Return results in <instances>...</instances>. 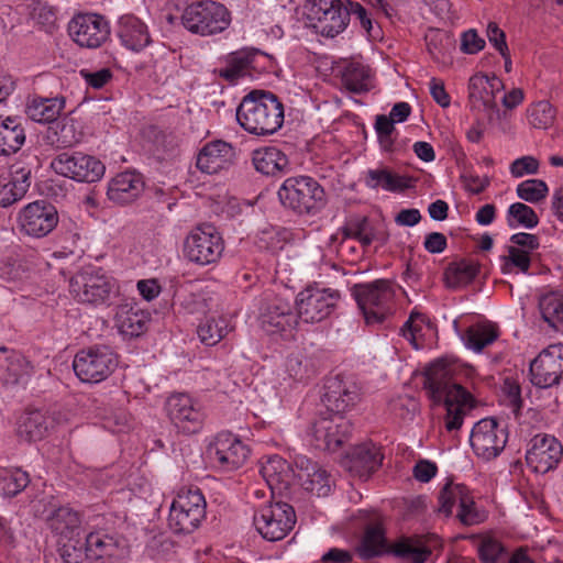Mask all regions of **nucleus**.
Returning <instances> with one entry per match:
<instances>
[{"label": "nucleus", "instance_id": "48", "mask_svg": "<svg viewBox=\"0 0 563 563\" xmlns=\"http://www.w3.org/2000/svg\"><path fill=\"white\" fill-rule=\"evenodd\" d=\"M506 221L511 229L518 227L533 229L539 223V217L531 207L522 202H515L507 210Z\"/></svg>", "mask_w": 563, "mask_h": 563}, {"label": "nucleus", "instance_id": "14", "mask_svg": "<svg viewBox=\"0 0 563 563\" xmlns=\"http://www.w3.org/2000/svg\"><path fill=\"white\" fill-rule=\"evenodd\" d=\"M258 321L268 334L291 335L299 323L292 305L279 296L266 297L261 305Z\"/></svg>", "mask_w": 563, "mask_h": 563}, {"label": "nucleus", "instance_id": "6", "mask_svg": "<svg viewBox=\"0 0 563 563\" xmlns=\"http://www.w3.org/2000/svg\"><path fill=\"white\" fill-rule=\"evenodd\" d=\"M181 21L189 32L209 36L227 30L231 18L224 5L206 0L189 4L183 13Z\"/></svg>", "mask_w": 563, "mask_h": 563}, {"label": "nucleus", "instance_id": "3", "mask_svg": "<svg viewBox=\"0 0 563 563\" xmlns=\"http://www.w3.org/2000/svg\"><path fill=\"white\" fill-rule=\"evenodd\" d=\"M277 194L280 203L298 214H316L327 203L323 187L309 176L285 179Z\"/></svg>", "mask_w": 563, "mask_h": 563}, {"label": "nucleus", "instance_id": "61", "mask_svg": "<svg viewBox=\"0 0 563 563\" xmlns=\"http://www.w3.org/2000/svg\"><path fill=\"white\" fill-rule=\"evenodd\" d=\"M80 75L87 85L95 89L103 88L112 78V73L109 68H101L96 71L81 69Z\"/></svg>", "mask_w": 563, "mask_h": 563}, {"label": "nucleus", "instance_id": "36", "mask_svg": "<svg viewBox=\"0 0 563 563\" xmlns=\"http://www.w3.org/2000/svg\"><path fill=\"white\" fill-rule=\"evenodd\" d=\"M114 319L119 331L124 335L139 336L146 329L147 314L128 303L118 307Z\"/></svg>", "mask_w": 563, "mask_h": 563}, {"label": "nucleus", "instance_id": "23", "mask_svg": "<svg viewBox=\"0 0 563 563\" xmlns=\"http://www.w3.org/2000/svg\"><path fill=\"white\" fill-rule=\"evenodd\" d=\"M208 452L211 460L224 471L238 470L250 455V449L231 433H219Z\"/></svg>", "mask_w": 563, "mask_h": 563}, {"label": "nucleus", "instance_id": "22", "mask_svg": "<svg viewBox=\"0 0 563 563\" xmlns=\"http://www.w3.org/2000/svg\"><path fill=\"white\" fill-rule=\"evenodd\" d=\"M562 455L563 446L558 439L539 433L529 442L526 461L534 473L545 474L558 466Z\"/></svg>", "mask_w": 563, "mask_h": 563}, {"label": "nucleus", "instance_id": "32", "mask_svg": "<svg viewBox=\"0 0 563 563\" xmlns=\"http://www.w3.org/2000/svg\"><path fill=\"white\" fill-rule=\"evenodd\" d=\"M46 523L57 540L80 536L81 532V519L79 514L67 506L52 510L46 517Z\"/></svg>", "mask_w": 563, "mask_h": 563}, {"label": "nucleus", "instance_id": "30", "mask_svg": "<svg viewBox=\"0 0 563 563\" xmlns=\"http://www.w3.org/2000/svg\"><path fill=\"white\" fill-rule=\"evenodd\" d=\"M58 423L54 415L42 410L25 412L19 420L18 434L25 441L44 439Z\"/></svg>", "mask_w": 563, "mask_h": 563}, {"label": "nucleus", "instance_id": "5", "mask_svg": "<svg viewBox=\"0 0 563 563\" xmlns=\"http://www.w3.org/2000/svg\"><path fill=\"white\" fill-rule=\"evenodd\" d=\"M69 291L81 303L109 306L118 296L119 286L115 279L108 276L102 269L87 267L70 278Z\"/></svg>", "mask_w": 563, "mask_h": 563}, {"label": "nucleus", "instance_id": "46", "mask_svg": "<svg viewBox=\"0 0 563 563\" xmlns=\"http://www.w3.org/2000/svg\"><path fill=\"white\" fill-rule=\"evenodd\" d=\"M385 547L386 539L384 537V531L380 526L374 525L367 527L356 551L362 559L368 560L380 555L384 552Z\"/></svg>", "mask_w": 563, "mask_h": 563}, {"label": "nucleus", "instance_id": "35", "mask_svg": "<svg viewBox=\"0 0 563 563\" xmlns=\"http://www.w3.org/2000/svg\"><path fill=\"white\" fill-rule=\"evenodd\" d=\"M45 139L48 144L57 148H66L80 141L81 132L77 130L73 118L63 117L49 125Z\"/></svg>", "mask_w": 563, "mask_h": 563}, {"label": "nucleus", "instance_id": "47", "mask_svg": "<svg viewBox=\"0 0 563 563\" xmlns=\"http://www.w3.org/2000/svg\"><path fill=\"white\" fill-rule=\"evenodd\" d=\"M497 338L498 331L494 325L476 324L466 330L463 339L468 349L481 352L484 347L495 342Z\"/></svg>", "mask_w": 563, "mask_h": 563}, {"label": "nucleus", "instance_id": "52", "mask_svg": "<svg viewBox=\"0 0 563 563\" xmlns=\"http://www.w3.org/2000/svg\"><path fill=\"white\" fill-rule=\"evenodd\" d=\"M529 124L536 129H548L555 118V110L549 101L541 100L527 109Z\"/></svg>", "mask_w": 563, "mask_h": 563}, {"label": "nucleus", "instance_id": "56", "mask_svg": "<svg viewBox=\"0 0 563 563\" xmlns=\"http://www.w3.org/2000/svg\"><path fill=\"white\" fill-rule=\"evenodd\" d=\"M289 470L288 463L278 455H273L262 465L261 473L268 484L284 482Z\"/></svg>", "mask_w": 563, "mask_h": 563}, {"label": "nucleus", "instance_id": "38", "mask_svg": "<svg viewBox=\"0 0 563 563\" xmlns=\"http://www.w3.org/2000/svg\"><path fill=\"white\" fill-rule=\"evenodd\" d=\"M252 161L255 169L267 176L284 172L289 165L287 156L276 146L254 151Z\"/></svg>", "mask_w": 563, "mask_h": 563}, {"label": "nucleus", "instance_id": "63", "mask_svg": "<svg viewBox=\"0 0 563 563\" xmlns=\"http://www.w3.org/2000/svg\"><path fill=\"white\" fill-rule=\"evenodd\" d=\"M485 47V40L474 29L465 31L461 36V51L465 54H476Z\"/></svg>", "mask_w": 563, "mask_h": 563}, {"label": "nucleus", "instance_id": "18", "mask_svg": "<svg viewBox=\"0 0 563 563\" xmlns=\"http://www.w3.org/2000/svg\"><path fill=\"white\" fill-rule=\"evenodd\" d=\"M530 380L539 388L558 385L563 378V344H551L530 363Z\"/></svg>", "mask_w": 563, "mask_h": 563}, {"label": "nucleus", "instance_id": "58", "mask_svg": "<svg viewBox=\"0 0 563 563\" xmlns=\"http://www.w3.org/2000/svg\"><path fill=\"white\" fill-rule=\"evenodd\" d=\"M479 556L484 563H497L505 552L504 545L495 538H484L478 548Z\"/></svg>", "mask_w": 563, "mask_h": 563}, {"label": "nucleus", "instance_id": "62", "mask_svg": "<svg viewBox=\"0 0 563 563\" xmlns=\"http://www.w3.org/2000/svg\"><path fill=\"white\" fill-rule=\"evenodd\" d=\"M539 162L532 156H522L515 159L510 165V173L514 177H522L526 174H537Z\"/></svg>", "mask_w": 563, "mask_h": 563}, {"label": "nucleus", "instance_id": "49", "mask_svg": "<svg viewBox=\"0 0 563 563\" xmlns=\"http://www.w3.org/2000/svg\"><path fill=\"white\" fill-rule=\"evenodd\" d=\"M228 333L227 321L222 318H207L197 328V334L201 343L213 346Z\"/></svg>", "mask_w": 563, "mask_h": 563}, {"label": "nucleus", "instance_id": "17", "mask_svg": "<svg viewBox=\"0 0 563 563\" xmlns=\"http://www.w3.org/2000/svg\"><path fill=\"white\" fill-rule=\"evenodd\" d=\"M165 409L168 418L179 431L191 434L202 428L205 412L200 404L188 394L170 395L166 400Z\"/></svg>", "mask_w": 563, "mask_h": 563}, {"label": "nucleus", "instance_id": "21", "mask_svg": "<svg viewBox=\"0 0 563 563\" xmlns=\"http://www.w3.org/2000/svg\"><path fill=\"white\" fill-rule=\"evenodd\" d=\"M68 31L73 40L82 47L97 48L110 36V25L97 13L78 14L71 19Z\"/></svg>", "mask_w": 563, "mask_h": 563}, {"label": "nucleus", "instance_id": "42", "mask_svg": "<svg viewBox=\"0 0 563 563\" xmlns=\"http://www.w3.org/2000/svg\"><path fill=\"white\" fill-rule=\"evenodd\" d=\"M342 82L354 93L366 92L371 89V69L358 62H350L342 73Z\"/></svg>", "mask_w": 563, "mask_h": 563}, {"label": "nucleus", "instance_id": "51", "mask_svg": "<svg viewBox=\"0 0 563 563\" xmlns=\"http://www.w3.org/2000/svg\"><path fill=\"white\" fill-rule=\"evenodd\" d=\"M542 318L551 327L563 329V296L549 294L540 299Z\"/></svg>", "mask_w": 563, "mask_h": 563}, {"label": "nucleus", "instance_id": "27", "mask_svg": "<svg viewBox=\"0 0 563 563\" xmlns=\"http://www.w3.org/2000/svg\"><path fill=\"white\" fill-rule=\"evenodd\" d=\"M235 156L233 146L222 140L207 143L197 156L196 166L202 173L212 175L228 169Z\"/></svg>", "mask_w": 563, "mask_h": 563}, {"label": "nucleus", "instance_id": "34", "mask_svg": "<svg viewBox=\"0 0 563 563\" xmlns=\"http://www.w3.org/2000/svg\"><path fill=\"white\" fill-rule=\"evenodd\" d=\"M410 178L394 174L386 166H378L374 169H368L364 174V184L371 189L383 188L387 191H398L409 188Z\"/></svg>", "mask_w": 563, "mask_h": 563}, {"label": "nucleus", "instance_id": "1", "mask_svg": "<svg viewBox=\"0 0 563 563\" xmlns=\"http://www.w3.org/2000/svg\"><path fill=\"white\" fill-rule=\"evenodd\" d=\"M454 368L438 360L426 372L423 387L434 404L443 402L446 408L445 428L459 430L463 424L466 408H472V395L453 380Z\"/></svg>", "mask_w": 563, "mask_h": 563}, {"label": "nucleus", "instance_id": "59", "mask_svg": "<svg viewBox=\"0 0 563 563\" xmlns=\"http://www.w3.org/2000/svg\"><path fill=\"white\" fill-rule=\"evenodd\" d=\"M346 11H349V19L351 16L354 18L355 21L358 22L361 27L371 35V31L373 29L372 18L368 11L358 2L347 1L346 2Z\"/></svg>", "mask_w": 563, "mask_h": 563}, {"label": "nucleus", "instance_id": "25", "mask_svg": "<svg viewBox=\"0 0 563 563\" xmlns=\"http://www.w3.org/2000/svg\"><path fill=\"white\" fill-rule=\"evenodd\" d=\"M358 398V388L354 383L344 380L340 376L327 379L322 401L335 416H341L354 407Z\"/></svg>", "mask_w": 563, "mask_h": 563}, {"label": "nucleus", "instance_id": "4", "mask_svg": "<svg viewBox=\"0 0 563 563\" xmlns=\"http://www.w3.org/2000/svg\"><path fill=\"white\" fill-rule=\"evenodd\" d=\"M352 295L368 325L382 324L393 313L395 289L388 279L356 284Z\"/></svg>", "mask_w": 563, "mask_h": 563}, {"label": "nucleus", "instance_id": "39", "mask_svg": "<svg viewBox=\"0 0 563 563\" xmlns=\"http://www.w3.org/2000/svg\"><path fill=\"white\" fill-rule=\"evenodd\" d=\"M31 169L15 170L13 180H0V207L7 208L21 200L30 187Z\"/></svg>", "mask_w": 563, "mask_h": 563}, {"label": "nucleus", "instance_id": "9", "mask_svg": "<svg viewBox=\"0 0 563 563\" xmlns=\"http://www.w3.org/2000/svg\"><path fill=\"white\" fill-rule=\"evenodd\" d=\"M117 365V355L107 345L84 349L75 355L73 362L77 377L89 384H97L108 378Z\"/></svg>", "mask_w": 563, "mask_h": 563}, {"label": "nucleus", "instance_id": "60", "mask_svg": "<svg viewBox=\"0 0 563 563\" xmlns=\"http://www.w3.org/2000/svg\"><path fill=\"white\" fill-rule=\"evenodd\" d=\"M422 323L423 314L412 311L400 330L402 336L411 342L416 349L418 347L416 335L422 331Z\"/></svg>", "mask_w": 563, "mask_h": 563}, {"label": "nucleus", "instance_id": "16", "mask_svg": "<svg viewBox=\"0 0 563 563\" xmlns=\"http://www.w3.org/2000/svg\"><path fill=\"white\" fill-rule=\"evenodd\" d=\"M507 440V430L494 418H485L476 422L470 437L474 453L485 461L496 459L505 449Z\"/></svg>", "mask_w": 563, "mask_h": 563}, {"label": "nucleus", "instance_id": "15", "mask_svg": "<svg viewBox=\"0 0 563 563\" xmlns=\"http://www.w3.org/2000/svg\"><path fill=\"white\" fill-rule=\"evenodd\" d=\"M58 212L52 203L36 200L23 207L16 218L18 228L24 235L41 239L58 224Z\"/></svg>", "mask_w": 563, "mask_h": 563}, {"label": "nucleus", "instance_id": "43", "mask_svg": "<svg viewBox=\"0 0 563 563\" xmlns=\"http://www.w3.org/2000/svg\"><path fill=\"white\" fill-rule=\"evenodd\" d=\"M390 552L408 563H424L431 555L429 548L410 538H402L396 541L391 545Z\"/></svg>", "mask_w": 563, "mask_h": 563}, {"label": "nucleus", "instance_id": "26", "mask_svg": "<svg viewBox=\"0 0 563 563\" xmlns=\"http://www.w3.org/2000/svg\"><path fill=\"white\" fill-rule=\"evenodd\" d=\"M503 88V81L496 76L474 75L468 81V98L473 107H483L484 110L496 113L498 118L505 117L506 112L500 113L496 102V93Z\"/></svg>", "mask_w": 563, "mask_h": 563}, {"label": "nucleus", "instance_id": "8", "mask_svg": "<svg viewBox=\"0 0 563 563\" xmlns=\"http://www.w3.org/2000/svg\"><path fill=\"white\" fill-rule=\"evenodd\" d=\"M223 251V239L211 223L195 227L184 242L185 257L202 266L217 263Z\"/></svg>", "mask_w": 563, "mask_h": 563}, {"label": "nucleus", "instance_id": "40", "mask_svg": "<svg viewBox=\"0 0 563 563\" xmlns=\"http://www.w3.org/2000/svg\"><path fill=\"white\" fill-rule=\"evenodd\" d=\"M24 142L25 131L16 119L8 117L0 121V155L18 152Z\"/></svg>", "mask_w": 563, "mask_h": 563}, {"label": "nucleus", "instance_id": "44", "mask_svg": "<svg viewBox=\"0 0 563 563\" xmlns=\"http://www.w3.org/2000/svg\"><path fill=\"white\" fill-rule=\"evenodd\" d=\"M33 373V365L21 353L12 352L5 358V373L3 382L7 385H16L24 383Z\"/></svg>", "mask_w": 563, "mask_h": 563}, {"label": "nucleus", "instance_id": "12", "mask_svg": "<svg viewBox=\"0 0 563 563\" xmlns=\"http://www.w3.org/2000/svg\"><path fill=\"white\" fill-rule=\"evenodd\" d=\"M308 19L327 37H334L345 30L349 23L346 4L341 0H308Z\"/></svg>", "mask_w": 563, "mask_h": 563}, {"label": "nucleus", "instance_id": "55", "mask_svg": "<svg viewBox=\"0 0 563 563\" xmlns=\"http://www.w3.org/2000/svg\"><path fill=\"white\" fill-rule=\"evenodd\" d=\"M548 194V186L540 179H528L522 181L517 187V195L520 199L536 203L545 198Z\"/></svg>", "mask_w": 563, "mask_h": 563}, {"label": "nucleus", "instance_id": "2", "mask_svg": "<svg viewBox=\"0 0 563 563\" xmlns=\"http://www.w3.org/2000/svg\"><path fill=\"white\" fill-rule=\"evenodd\" d=\"M236 121L247 133L267 136L284 123V104L276 95L266 90H252L236 108Z\"/></svg>", "mask_w": 563, "mask_h": 563}, {"label": "nucleus", "instance_id": "41", "mask_svg": "<svg viewBox=\"0 0 563 563\" xmlns=\"http://www.w3.org/2000/svg\"><path fill=\"white\" fill-rule=\"evenodd\" d=\"M257 51H236L231 53L225 60V66L219 69V76L233 84L245 76L252 67Z\"/></svg>", "mask_w": 563, "mask_h": 563}, {"label": "nucleus", "instance_id": "10", "mask_svg": "<svg viewBox=\"0 0 563 563\" xmlns=\"http://www.w3.org/2000/svg\"><path fill=\"white\" fill-rule=\"evenodd\" d=\"M52 169L79 183H95L102 178L106 167L101 161L82 152H63L51 163Z\"/></svg>", "mask_w": 563, "mask_h": 563}, {"label": "nucleus", "instance_id": "19", "mask_svg": "<svg viewBox=\"0 0 563 563\" xmlns=\"http://www.w3.org/2000/svg\"><path fill=\"white\" fill-rule=\"evenodd\" d=\"M456 501H459L457 518L463 525L473 526L483 520V515L476 510L468 488L463 484L448 482L439 494V512L449 517Z\"/></svg>", "mask_w": 563, "mask_h": 563}, {"label": "nucleus", "instance_id": "7", "mask_svg": "<svg viewBox=\"0 0 563 563\" xmlns=\"http://www.w3.org/2000/svg\"><path fill=\"white\" fill-rule=\"evenodd\" d=\"M206 517V500L199 489H181L168 516L169 528L178 534L194 532Z\"/></svg>", "mask_w": 563, "mask_h": 563}, {"label": "nucleus", "instance_id": "24", "mask_svg": "<svg viewBox=\"0 0 563 563\" xmlns=\"http://www.w3.org/2000/svg\"><path fill=\"white\" fill-rule=\"evenodd\" d=\"M86 551L89 560L114 559L120 560L129 554L126 540L104 530H96L85 538Z\"/></svg>", "mask_w": 563, "mask_h": 563}, {"label": "nucleus", "instance_id": "20", "mask_svg": "<svg viewBox=\"0 0 563 563\" xmlns=\"http://www.w3.org/2000/svg\"><path fill=\"white\" fill-rule=\"evenodd\" d=\"M352 426L342 416L320 417L310 428L311 444L319 450L336 451L349 438Z\"/></svg>", "mask_w": 563, "mask_h": 563}, {"label": "nucleus", "instance_id": "28", "mask_svg": "<svg viewBox=\"0 0 563 563\" xmlns=\"http://www.w3.org/2000/svg\"><path fill=\"white\" fill-rule=\"evenodd\" d=\"M384 455L373 442H366L353 448L347 456L349 471L360 478H368L382 465Z\"/></svg>", "mask_w": 563, "mask_h": 563}, {"label": "nucleus", "instance_id": "11", "mask_svg": "<svg viewBox=\"0 0 563 563\" xmlns=\"http://www.w3.org/2000/svg\"><path fill=\"white\" fill-rule=\"evenodd\" d=\"M340 298L335 289L308 286L296 298L298 318L306 323L321 322L334 312Z\"/></svg>", "mask_w": 563, "mask_h": 563}, {"label": "nucleus", "instance_id": "64", "mask_svg": "<svg viewBox=\"0 0 563 563\" xmlns=\"http://www.w3.org/2000/svg\"><path fill=\"white\" fill-rule=\"evenodd\" d=\"M487 37L494 47L500 53L501 56H506L508 52V45L506 43V35L503 30L495 22H489L487 25Z\"/></svg>", "mask_w": 563, "mask_h": 563}, {"label": "nucleus", "instance_id": "54", "mask_svg": "<svg viewBox=\"0 0 563 563\" xmlns=\"http://www.w3.org/2000/svg\"><path fill=\"white\" fill-rule=\"evenodd\" d=\"M300 483L307 492L318 497L327 496L331 490L330 475L320 466L309 477L301 479Z\"/></svg>", "mask_w": 563, "mask_h": 563}, {"label": "nucleus", "instance_id": "45", "mask_svg": "<svg viewBox=\"0 0 563 563\" xmlns=\"http://www.w3.org/2000/svg\"><path fill=\"white\" fill-rule=\"evenodd\" d=\"M286 373L296 382L311 378L317 369L313 361L302 351L292 352L285 363Z\"/></svg>", "mask_w": 563, "mask_h": 563}, {"label": "nucleus", "instance_id": "50", "mask_svg": "<svg viewBox=\"0 0 563 563\" xmlns=\"http://www.w3.org/2000/svg\"><path fill=\"white\" fill-rule=\"evenodd\" d=\"M57 551L64 563H81L88 559L86 551V541L82 542L80 536H73L57 540Z\"/></svg>", "mask_w": 563, "mask_h": 563}, {"label": "nucleus", "instance_id": "33", "mask_svg": "<svg viewBox=\"0 0 563 563\" xmlns=\"http://www.w3.org/2000/svg\"><path fill=\"white\" fill-rule=\"evenodd\" d=\"M65 103L63 96L53 98L34 96L26 103V114L33 121L52 124L59 118Z\"/></svg>", "mask_w": 563, "mask_h": 563}, {"label": "nucleus", "instance_id": "29", "mask_svg": "<svg viewBox=\"0 0 563 563\" xmlns=\"http://www.w3.org/2000/svg\"><path fill=\"white\" fill-rule=\"evenodd\" d=\"M144 191V181L140 174L123 172L111 179L107 196L118 205H129L135 201Z\"/></svg>", "mask_w": 563, "mask_h": 563}, {"label": "nucleus", "instance_id": "53", "mask_svg": "<svg viewBox=\"0 0 563 563\" xmlns=\"http://www.w3.org/2000/svg\"><path fill=\"white\" fill-rule=\"evenodd\" d=\"M30 483L29 474L22 470L5 473L0 481V490L8 497L16 496Z\"/></svg>", "mask_w": 563, "mask_h": 563}, {"label": "nucleus", "instance_id": "13", "mask_svg": "<svg viewBox=\"0 0 563 563\" xmlns=\"http://www.w3.org/2000/svg\"><path fill=\"white\" fill-rule=\"evenodd\" d=\"M296 523V514L287 503L263 506L254 516V525L261 536L268 541L284 539Z\"/></svg>", "mask_w": 563, "mask_h": 563}, {"label": "nucleus", "instance_id": "37", "mask_svg": "<svg viewBox=\"0 0 563 563\" xmlns=\"http://www.w3.org/2000/svg\"><path fill=\"white\" fill-rule=\"evenodd\" d=\"M479 272V265L471 260L451 262L444 271V283L450 289H459L471 284Z\"/></svg>", "mask_w": 563, "mask_h": 563}, {"label": "nucleus", "instance_id": "31", "mask_svg": "<svg viewBox=\"0 0 563 563\" xmlns=\"http://www.w3.org/2000/svg\"><path fill=\"white\" fill-rule=\"evenodd\" d=\"M118 36L121 44L133 52H140L151 43L146 25L133 15L120 19Z\"/></svg>", "mask_w": 563, "mask_h": 563}, {"label": "nucleus", "instance_id": "57", "mask_svg": "<svg viewBox=\"0 0 563 563\" xmlns=\"http://www.w3.org/2000/svg\"><path fill=\"white\" fill-rule=\"evenodd\" d=\"M508 256H505L504 273L510 272V267L515 266L522 273H528L531 264L530 252L517 246H508Z\"/></svg>", "mask_w": 563, "mask_h": 563}]
</instances>
